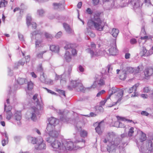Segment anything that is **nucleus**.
<instances>
[{"instance_id": "obj_16", "label": "nucleus", "mask_w": 153, "mask_h": 153, "mask_svg": "<svg viewBox=\"0 0 153 153\" xmlns=\"http://www.w3.org/2000/svg\"><path fill=\"white\" fill-rule=\"evenodd\" d=\"M117 118L118 121H116L114 124L113 126L114 127L118 128L119 127V124H120V120L123 121H127L128 123H131L132 122L133 123H134L133 121L131 120L128 119L124 117H121L119 116H117Z\"/></svg>"}, {"instance_id": "obj_14", "label": "nucleus", "mask_w": 153, "mask_h": 153, "mask_svg": "<svg viewBox=\"0 0 153 153\" xmlns=\"http://www.w3.org/2000/svg\"><path fill=\"white\" fill-rule=\"evenodd\" d=\"M95 125L97 126L95 128L96 132L99 134H101L102 133L104 128V122L102 121L100 123L97 122L96 123Z\"/></svg>"}, {"instance_id": "obj_57", "label": "nucleus", "mask_w": 153, "mask_h": 153, "mask_svg": "<svg viewBox=\"0 0 153 153\" xmlns=\"http://www.w3.org/2000/svg\"><path fill=\"white\" fill-rule=\"evenodd\" d=\"M141 114L144 116H148L149 114L147 111H142L141 112Z\"/></svg>"}, {"instance_id": "obj_52", "label": "nucleus", "mask_w": 153, "mask_h": 153, "mask_svg": "<svg viewBox=\"0 0 153 153\" xmlns=\"http://www.w3.org/2000/svg\"><path fill=\"white\" fill-rule=\"evenodd\" d=\"M45 83L48 85H51L53 84V81L50 79H47Z\"/></svg>"}, {"instance_id": "obj_27", "label": "nucleus", "mask_w": 153, "mask_h": 153, "mask_svg": "<svg viewBox=\"0 0 153 153\" xmlns=\"http://www.w3.org/2000/svg\"><path fill=\"white\" fill-rule=\"evenodd\" d=\"M144 75L146 77L151 76L153 73V69L151 68L146 69L144 71Z\"/></svg>"}, {"instance_id": "obj_6", "label": "nucleus", "mask_w": 153, "mask_h": 153, "mask_svg": "<svg viewBox=\"0 0 153 153\" xmlns=\"http://www.w3.org/2000/svg\"><path fill=\"white\" fill-rule=\"evenodd\" d=\"M108 93L109 95H110L111 96L112 95L113 97L117 100L115 102L113 103L111 106L108 105V107H111L120 101L123 96V91L122 90H120L115 87H113L109 90Z\"/></svg>"}, {"instance_id": "obj_24", "label": "nucleus", "mask_w": 153, "mask_h": 153, "mask_svg": "<svg viewBox=\"0 0 153 153\" xmlns=\"http://www.w3.org/2000/svg\"><path fill=\"white\" fill-rule=\"evenodd\" d=\"M66 77L67 76L66 75L65 73L63 74L61 76H59L56 75L55 79L56 80H58L60 79L61 83L64 84L66 82L65 79Z\"/></svg>"}, {"instance_id": "obj_42", "label": "nucleus", "mask_w": 153, "mask_h": 153, "mask_svg": "<svg viewBox=\"0 0 153 153\" xmlns=\"http://www.w3.org/2000/svg\"><path fill=\"white\" fill-rule=\"evenodd\" d=\"M33 83L31 81L27 83V88L29 90H31L33 89Z\"/></svg>"}, {"instance_id": "obj_62", "label": "nucleus", "mask_w": 153, "mask_h": 153, "mask_svg": "<svg viewBox=\"0 0 153 153\" xmlns=\"http://www.w3.org/2000/svg\"><path fill=\"white\" fill-rule=\"evenodd\" d=\"M78 69L79 71L81 72H83L84 71V68L81 65H79L78 67Z\"/></svg>"}, {"instance_id": "obj_26", "label": "nucleus", "mask_w": 153, "mask_h": 153, "mask_svg": "<svg viewBox=\"0 0 153 153\" xmlns=\"http://www.w3.org/2000/svg\"><path fill=\"white\" fill-rule=\"evenodd\" d=\"M48 124H50L53 126H56V124L58 123V121L56 118L53 117L49 118L48 119Z\"/></svg>"}, {"instance_id": "obj_7", "label": "nucleus", "mask_w": 153, "mask_h": 153, "mask_svg": "<svg viewBox=\"0 0 153 153\" xmlns=\"http://www.w3.org/2000/svg\"><path fill=\"white\" fill-rule=\"evenodd\" d=\"M143 146H138V147L140 152H144L148 150L150 152H153V138L148 140L143 143Z\"/></svg>"}, {"instance_id": "obj_11", "label": "nucleus", "mask_w": 153, "mask_h": 153, "mask_svg": "<svg viewBox=\"0 0 153 153\" xmlns=\"http://www.w3.org/2000/svg\"><path fill=\"white\" fill-rule=\"evenodd\" d=\"M120 139L117 137L116 134L113 132L108 133L106 135L103 140V142L105 143L112 142H118L120 143Z\"/></svg>"}, {"instance_id": "obj_9", "label": "nucleus", "mask_w": 153, "mask_h": 153, "mask_svg": "<svg viewBox=\"0 0 153 153\" xmlns=\"http://www.w3.org/2000/svg\"><path fill=\"white\" fill-rule=\"evenodd\" d=\"M55 126H53L50 124H48L46 128L47 130L46 132L49 135L50 137L46 139V141L47 139L51 137L55 139V138L57 137L58 136L59 131L56 130V129L55 128Z\"/></svg>"}, {"instance_id": "obj_46", "label": "nucleus", "mask_w": 153, "mask_h": 153, "mask_svg": "<svg viewBox=\"0 0 153 153\" xmlns=\"http://www.w3.org/2000/svg\"><path fill=\"white\" fill-rule=\"evenodd\" d=\"M7 113V115L6 117V119L7 120H10L13 114H12V112H6Z\"/></svg>"}, {"instance_id": "obj_58", "label": "nucleus", "mask_w": 153, "mask_h": 153, "mask_svg": "<svg viewBox=\"0 0 153 153\" xmlns=\"http://www.w3.org/2000/svg\"><path fill=\"white\" fill-rule=\"evenodd\" d=\"M86 12L87 13L89 14H91L93 13V11L89 8H87L86 10Z\"/></svg>"}, {"instance_id": "obj_61", "label": "nucleus", "mask_w": 153, "mask_h": 153, "mask_svg": "<svg viewBox=\"0 0 153 153\" xmlns=\"http://www.w3.org/2000/svg\"><path fill=\"white\" fill-rule=\"evenodd\" d=\"M13 74V72L10 69L8 68V75L10 76H12Z\"/></svg>"}, {"instance_id": "obj_21", "label": "nucleus", "mask_w": 153, "mask_h": 153, "mask_svg": "<svg viewBox=\"0 0 153 153\" xmlns=\"http://www.w3.org/2000/svg\"><path fill=\"white\" fill-rule=\"evenodd\" d=\"M27 24L28 26H29L30 25H32L33 28L35 29L36 27V25L35 22H31V18L30 16H27L26 18Z\"/></svg>"}, {"instance_id": "obj_33", "label": "nucleus", "mask_w": 153, "mask_h": 153, "mask_svg": "<svg viewBox=\"0 0 153 153\" xmlns=\"http://www.w3.org/2000/svg\"><path fill=\"white\" fill-rule=\"evenodd\" d=\"M84 125V124L81 121L78 122L76 125V128L79 131L81 129L82 127Z\"/></svg>"}, {"instance_id": "obj_18", "label": "nucleus", "mask_w": 153, "mask_h": 153, "mask_svg": "<svg viewBox=\"0 0 153 153\" xmlns=\"http://www.w3.org/2000/svg\"><path fill=\"white\" fill-rule=\"evenodd\" d=\"M138 84H136L134 85H133L132 87L129 88V90L128 91V93H132L133 91H134V94H132L131 97H136L138 95V93L136 92L137 87L139 86Z\"/></svg>"}, {"instance_id": "obj_30", "label": "nucleus", "mask_w": 153, "mask_h": 153, "mask_svg": "<svg viewBox=\"0 0 153 153\" xmlns=\"http://www.w3.org/2000/svg\"><path fill=\"white\" fill-rule=\"evenodd\" d=\"M25 63V59H22L15 64L14 68H17L20 65H23Z\"/></svg>"}, {"instance_id": "obj_39", "label": "nucleus", "mask_w": 153, "mask_h": 153, "mask_svg": "<svg viewBox=\"0 0 153 153\" xmlns=\"http://www.w3.org/2000/svg\"><path fill=\"white\" fill-rule=\"evenodd\" d=\"M40 79L42 82L44 83L45 82L47 79V77L43 73H42V74L41 75Z\"/></svg>"}, {"instance_id": "obj_31", "label": "nucleus", "mask_w": 153, "mask_h": 153, "mask_svg": "<svg viewBox=\"0 0 153 153\" xmlns=\"http://www.w3.org/2000/svg\"><path fill=\"white\" fill-rule=\"evenodd\" d=\"M50 48L51 51L55 53L58 52L59 51V47L58 45H52L50 46Z\"/></svg>"}, {"instance_id": "obj_17", "label": "nucleus", "mask_w": 153, "mask_h": 153, "mask_svg": "<svg viewBox=\"0 0 153 153\" xmlns=\"http://www.w3.org/2000/svg\"><path fill=\"white\" fill-rule=\"evenodd\" d=\"M109 53L112 55H116L118 52V51L116 48V44L114 42L111 44L110 48L108 49Z\"/></svg>"}, {"instance_id": "obj_60", "label": "nucleus", "mask_w": 153, "mask_h": 153, "mask_svg": "<svg viewBox=\"0 0 153 153\" xmlns=\"http://www.w3.org/2000/svg\"><path fill=\"white\" fill-rule=\"evenodd\" d=\"M62 35V33L61 31H59L58 32L56 35V38H60Z\"/></svg>"}, {"instance_id": "obj_12", "label": "nucleus", "mask_w": 153, "mask_h": 153, "mask_svg": "<svg viewBox=\"0 0 153 153\" xmlns=\"http://www.w3.org/2000/svg\"><path fill=\"white\" fill-rule=\"evenodd\" d=\"M45 142L41 137L37 139V144L35 146V149L38 150H45L46 149Z\"/></svg>"}, {"instance_id": "obj_55", "label": "nucleus", "mask_w": 153, "mask_h": 153, "mask_svg": "<svg viewBox=\"0 0 153 153\" xmlns=\"http://www.w3.org/2000/svg\"><path fill=\"white\" fill-rule=\"evenodd\" d=\"M105 92V91L104 90H102L100 91H99L97 94V97H99L102 94H104Z\"/></svg>"}, {"instance_id": "obj_32", "label": "nucleus", "mask_w": 153, "mask_h": 153, "mask_svg": "<svg viewBox=\"0 0 153 153\" xmlns=\"http://www.w3.org/2000/svg\"><path fill=\"white\" fill-rule=\"evenodd\" d=\"M110 31L111 34L114 37H116L119 33V30L116 28H113Z\"/></svg>"}, {"instance_id": "obj_45", "label": "nucleus", "mask_w": 153, "mask_h": 153, "mask_svg": "<svg viewBox=\"0 0 153 153\" xmlns=\"http://www.w3.org/2000/svg\"><path fill=\"white\" fill-rule=\"evenodd\" d=\"M85 34L86 35L94 37L95 36V35L94 33H93L92 31H89L88 32H86Z\"/></svg>"}, {"instance_id": "obj_54", "label": "nucleus", "mask_w": 153, "mask_h": 153, "mask_svg": "<svg viewBox=\"0 0 153 153\" xmlns=\"http://www.w3.org/2000/svg\"><path fill=\"white\" fill-rule=\"evenodd\" d=\"M18 37L19 40L21 41H24V39L23 35L20 33H18Z\"/></svg>"}, {"instance_id": "obj_38", "label": "nucleus", "mask_w": 153, "mask_h": 153, "mask_svg": "<svg viewBox=\"0 0 153 153\" xmlns=\"http://www.w3.org/2000/svg\"><path fill=\"white\" fill-rule=\"evenodd\" d=\"M7 4V1L5 0H1L0 2V8L5 7Z\"/></svg>"}, {"instance_id": "obj_47", "label": "nucleus", "mask_w": 153, "mask_h": 153, "mask_svg": "<svg viewBox=\"0 0 153 153\" xmlns=\"http://www.w3.org/2000/svg\"><path fill=\"white\" fill-rule=\"evenodd\" d=\"M126 73L123 72L120 75V79L122 80H124L126 78Z\"/></svg>"}, {"instance_id": "obj_37", "label": "nucleus", "mask_w": 153, "mask_h": 153, "mask_svg": "<svg viewBox=\"0 0 153 153\" xmlns=\"http://www.w3.org/2000/svg\"><path fill=\"white\" fill-rule=\"evenodd\" d=\"M107 71L105 72V74L107 75H109V77L110 76H112V73H111L110 72L112 70V68L111 67V65H108L107 66Z\"/></svg>"}, {"instance_id": "obj_35", "label": "nucleus", "mask_w": 153, "mask_h": 153, "mask_svg": "<svg viewBox=\"0 0 153 153\" xmlns=\"http://www.w3.org/2000/svg\"><path fill=\"white\" fill-rule=\"evenodd\" d=\"M28 141L34 144H37V139L36 140V139L33 137L29 136L28 137Z\"/></svg>"}, {"instance_id": "obj_20", "label": "nucleus", "mask_w": 153, "mask_h": 153, "mask_svg": "<svg viewBox=\"0 0 153 153\" xmlns=\"http://www.w3.org/2000/svg\"><path fill=\"white\" fill-rule=\"evenodd\" d=\"M53 5L55 9L61 10L64 9L65 5L64 1H63L61 3H54Z\"/></svg>"}, {"instance_id": "obj_36", "label": "nucleus", "mask_w": 153, "mask_h": 153, "mask_svg": "<svg viewBox=\"0 0 153 153\" xmlns=\"http://www.w3.org/2000/svg\"><path fill=\"white\" fill-rule=\"evenodd\" d=\"M27 80L24 79L19 78L17 79V82L20 85H22L27 82Z\"/></svg>"}, {"instance_id": "obj_53", "label": "nucleus", "mask_w": 153, "mask_h": 153, "mask_svg": "<svg viewBox=\"0 0 153 153\" xmlns=\"http://www.w3.org/2000/svg\"><path fill=\"white\" fill-rule=\"evenodd\" d=\"M144 2L146 5L148 7L152 5L149 0H145Z\"/></svg>"}, {"instance_id": "obj_63", "label": "nucleus", "mask_w": 153, "mask_h": 153, "mask_svg": "<svg viewBox=\"0 0 153 153\" xmlns=\"http://www.w3.org/2000/svg\"><path fill=\"white\" fill-rule=\"evenodd\" d=\"M1 134L3 136H4L6 137V139L8 140V136L7 135V134L5 131L4 132L2 133Z\"/></svg>"}, {"instance_id": "obj_23", "label": "nucleus", "mask_w": 153, "mask_h": 153, "mask_svg": "<svg viewBox=\"0 0 153 153\" xmlns=\"http://www.w3.org/2000/svg\"><path fill=\"white\" fill-rule=\"evenodd\" d=\"M9 99H7L6 102L4 103V110L6 112H12L14 110L12 109V106L9 105Z\"/></svg>"}, {"instance_id": "obj_2", "label": "nucleus", "mask_w": 153, "mask_h": 153, "mask_svg": "<svg viewBox=\"0 0 153 153\" xmlns=\"http://www.w3.org/2000/svg\"><path fill=\"white\" fill-rule=\"evenodd\" d=\"M99 15V13H98V16L95 14L93 19L88 20L87 25L90 28L92 29L94 27L97 30L101 31L103 30L105 23L98 16Z\"/></svg>"}, {"instance_id": "obj_4", "label": "nucleus", "mask_w": 153, "mask_h": 153, "mask_svg": "<svg viewBox=\"0 0 153 153\" xmlns=\"http://www.w3.org/2000/svg\"><path fill=\"white\" fill-rule=\"evenodd\" d=\"M37 94H35L33 96V99L34 103L37 105V108L35 107L32 108L30 109L31 119L33 121H35L36 119V114L38 113V110H42L43 108L44 104L41 100L39 101L37 98Z\"/></svg>"}, {"instance_id": "obj_1", "label": "nucleus", "mask_w": 153, "mask_h": 153, "mask_svg": "<svg viewBox=\"0 0 153 153\" xmlns=\"http://www.w3.org/2000/svg\"><path fill=\"white\" fill-rule=\"evenodd\" d=\"M55 151L59 153H67L68 150L71 151L76 147V143L70 140H64L60 141L51 137L47 140Z\"/></svg>"}, {"instance_id": "obj_51", "label": "nucleus", "mask_w": 153, "mask_h": 153, "mask_svg": "<svg viewBox=\"0 0 153 153\" xmlns=\"http://www.w3.org/2000/svg\"><path fill=\"white\" fill-rule=\"evenodd\" d=\"M135 69L131 67H129L127 68V73H133L134 72Z\"/></svg>"}, {"instance_id": "obj_40", "label": "nucleus", "mask_w": 153, "mask_h": 153, "mask_svg": "<svg viewBox=\"0 0 153 153\" xmlns=\"http://www.w3.org/2000/svg\"><path fill=\"white\" fill-rule=\"evenodd\" d=\"M98 84L100 85H102L105 84V81L101 77L99 79L97 80Z\"/></svg>"}, {"instance_id": "obj_25", "label": "nucleus", "mask_w": 153, "mask_h": 153, "mask_svg": "<svg viewBox=\"0 0 153 153\" xmlns=\"http://www.w3.org/2000/svg\"><path fill=\"white\" fill-rule=\"evenodd\" d=\"M63 27L66 32L68 34H73V30L71 28L70 26L66 23H64L63 24Z\"/></svg>"}, {"instance_id": "obj_41", "label": "nucleus", "mask_w": 153, "mask_h": 153, "mask_svg": "<svg viewBox=\"0 0 153 153\" xmlns=\"http://www.w3.org/2000/svg\"><path fill=\"white\" fill-rule=\"evenodd\" d=\"M88 133L87 131L85 130L81 131L80 133V135L81 137H84L87 136Z\"/></svg>"}, {"instance_id": "obj_15", "label": "nucleus", "mask_w": 153, "mask_h": 153, "mask_svg": "<svg viewBox=\"0 0 153 153\" xmlns=\"http://www.w3.org/2000/svg\"><path fill=\"white\" fill-rule=\"evenodd\" d=\"M64 48L66 50L71 51L73 55H75L77 54V51L76 50L73 48V45L72 44H67Z\"/></svg>"}, {"instance_id": "obj_13", "label": "nucleus", "mask_w": 153, "mask_h": 153, "mask_svg": "<svg viewBox=\"0 0 153 153\" xmlns=\"http://www.w3.org/2000/svg\"><path fill=\"white\" fill-rule=\"evenodd\" d=\"M137 136L139 137V140L140 141V145H139L137 143V146H143V142L145 141L146 139V134L144 133L142 131L139 130L137 131Z\"/></svg>"}, {"instance_id": "obj_10", "label": "nucleus", "mask_w": 153, "mask_h": 153, "mask_svg": "<svg viewBox=\"0 0 153 153\" xmlns=\"http://www.w3.org/2000/svg\"><path fill=\"white\" fill-rule=\"evenodd\" d=\"M91 47L87 49L86 51L90 54L91 57H95L102 54V51L96 49V45L94 43H91Z\"/></svg>"}, {"instance_id": "obj_29", "label": "nucleus", "mask_w": 153, "mask_h": 153, "mask_svg": "<svg viewBox=\"0 0 153 153\" xmlns=\"http://www.w3.org/2000/svg\"><path fill=\"white\" fill-rule=\"evenodd\" d=\"M148 39V36H145L143 37H141L138 40V42L140 46H142L144 44Z\"/></svg>"}, {"instance_id": "obj_3", "label": "nucleus", "mask_w": 153, "mask_h": 153, "mask_svg": "<svg viewBox=\"0 0 153 153\" xmlns=\"http://www.w3.org/2000/svg\"><path fill=\"white\" fill-rule=\"evenodd\" d=\"M97 86L96 82L94 83L90 87H89L87 89L94 88ZM68 88L69 90H72L74 88L78 91H81L84 92L86 89L84 88L82 84L78 80H72L71 81L69 85L68 86Z\"/></svg>"}, {"instance_id": "obj_56", "label": "nucleus", "mask_w": 153, "mask_h": 153, "mask_svg": "<svg viewBox=\"0 0 153 153\" xmlns=\"http://www.w3.org/2000/svg\"><path fill=\"white\" fill-rule=\"evenodd\" d=\"M8 142V140L6 139V140H5L4 139H3L1 141V143L2 146H5V145H6L7 144V143Z\"/></svg>"}, {"instance_id": "obj_64", "label": "nucleus", "mask_w": 153, "mask_h": 153, "mask_svg": "<svg viewBox=\"0 0 153 153\" xmlns=\"http://www.w3.org/2000/svg\"><path fill=\"white\" fill-rule=\"evenodd\" d=\"M146 34V32L145 31V28L144 27H143L142 28V30H141V35H142V34H144L145 35Z\"/></svg>"}, {"instance_id": "obj_34", "label": "nucleus", "mask_w": 153, "mask_h": 153, "mask_svg": "<svg viewBox=\"0 0 153 153\" xmlns=\"http://www.w3.org/2000/svg\"><path fill=\"white\" fill-rule=\"evenodd\" d=\"M111 95H109L104 100L101 101L100 102V105H104L105 102H107V104L109 101H110L111 99L110 98Z\"/></svg>"}, {"instance_id": "obj_22", "label": "nucleus", "mask_w": 153, "mask_h": 153, "mask_svg": "<svg viewBox=\"0 0 153 153\" xmlns=\"http://www.w3.org/2000/svg\"><path fill=\"white\" fill-rule=\"evenodd\" d=\"M140 0H131V4L134 8H137L139 7L142 3L140 2Z\"/></svg>"}, {"instance_id": "obj_44", "label": "nucleus", "mask_w": 153, "mask_h": 153, "mask_svg": "<svg viewBox=\"0 0 153 153\" xmlns=\"http://www.w3.org/2000/svg\"><path fill=\"white\" fill-rule=\"evenodd\" d=\"M41 31L42 32H43V33L42 35L43 34H45V35L46 38H50V39H51L52 38V35L49 34L48 33H47V32H44L43 31Z\"/></svg>"}, {"instance_id": "obj_59", "label": "nucleus", "mask_w": 153, "mask_h": 153, "mask_svg": "<svg viewBox=\"0 0 153 153\" xmlns=\"http://www.w3.org/2000/svg\"><path fill=\"white\" fill-rule=\"evenodd\" d=\"M150 90V89L148 87H146L143 89V91L144 93H148Z\"/></svg>"}, {"instance_id": "obj_28", "label": "nucleus", "mask_w": 153, "mask_h": 153, "mask_svg": "<svg viewBox=\"0 0 153 153\" xmlns=\"http://www.w3.org/2000/svg\"><path fill=\"white\" fill-rule=\"evenodd\" d=\"M64 57L65 59L67 62H69L71 61V55L69 51L66 50Z\"/></svg>"}, {"instance_id": "obj_43", "label": "nucleus", "mask_w": 153, "mask_h": 153, "mask_svg": "<svg viewBox=\"0 0 153 153\" xmlns=\"http://www.w3.org/2000/svg\"><path fill=\"white\" fill-rule=\"evenodd\" d=\"M134 128L133 127L131 128L128 131V135L129 136H131L134 133Z\"/></svg>"}, {"instance_id": "obj_5", "label": "nucleus", "mask_w": 153, "mask_h": 153, "mask_svg": "<svg viewBox=\"0 0 153 153\" xmlns=\"http://www.w3.org/2000/svg\"><path fill=\"white\" fill-rule=\"evenodd\" d=\"M127 145L126 143H121L120 141L118 142H109L107 146V149L108 151L110 153H115L116 149L118 145H119V147L120 149V153H125L124 147Z\"/></svg>"}, {"instance_id": "obj_50", "label": "nucleus", "mask_w": 153, "mask_h": 153, "mask_svg": "<svg viewBox=\"0 0 153 153\" xmlns=\"http://www.w3.org/2000/svg\"><path fill=\"white\" fill-rule=\"evenodd\" d=\"M46 51L41 52L37 54V56L39 58H42V55L43 53L46 52Z\"/></svg>"}, {"instance_id": "obj_49", "label": "nucleus", "mask_w": 153, "mask_h": 153, "mask_svg": "<svg viewBox=\"0 0 153 153\" xmlns=\"http://www.w3.org/2000/svg\"><path fill=\"white\" fill-rule=\"evenodd\" d=\"M18 86L17 85H15L13 86H12L11 88H10V94L12 91H16L18 89Z\"/></svg>"}, {"instance_id": "obj_48", "label": "nucleus", "mask_w": 153, "mask_h": 153, "mask_svg": "<svg viewBox=\"0 0 153 153\" xmlns=\"http://www.w3.org/2000/svg\"><path fill=\"white\" fill-rule=\"evenodd\" d=\"M44 13V11L42 9H40L37 10V14L39 16H42Z\"/></svg>"}, {"instance_id": "obj_8", "label": "nucleus", "mask_w": 153, "mask_h": 153, "mask_svg": "<svg viewBox=\"0 0 153 153\" xmlns=\"http://www.w3.org/2000/svg\"><path fill=\"white\" fill-rule=\"evenodd\" d=\"M43 33V32L41 30L35 31L31 33L32 36L31 37L32 39L34 36H36L35 45L36 48L42 47L43 46L42 39Z\"/></svg>"}, {"instance_id": "obj_19", "label": "nucleus", "mask_w": 153, "mask_h": 153, "mask_svg": "<svg viewBox=\"0 0 153 153\" xmlns=\"http://www.w3.org/2000/svg\"><path fill=\"white\" fill-rule=\"evenodd\" d=\"M13 116L15 120L18 121L17 123L18 125H20L21 124L20 120L22 118L21 111L15 110Z\"/></svg>"}]
</instances>
